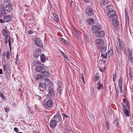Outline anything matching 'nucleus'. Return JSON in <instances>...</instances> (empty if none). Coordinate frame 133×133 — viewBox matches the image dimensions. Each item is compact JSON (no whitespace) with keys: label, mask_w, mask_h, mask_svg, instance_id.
<instances>
[{"label":"nucleus","mask_w":133,"mask_h":133,"mask_svg":"<svg viewBox=\"0 0 133 133\" xmlns=\"http://www.w3.org/2000/svg\"><path fill=\"white\" fill-rule=\"evenodd\" d=\"M44 84L48 88L51 87L52 86V82L48 78L45 79Z\"/></svg>","instance_id":"obj_6"},{"label":"nucleus","mask_w":133,"mask_h":133,"mask_svg":"<svg viewBox=\"0 0 133 133\" xmlns=\"http://www.w3.org/2000/svg\"><path fill=\"white\" fill-rule=\"evenodd\" d=\"M14 130L16 132H18V129L17 128H15L14 129Z\"/></svg>","instance_id":"obj_55"},{"label":"nucleus","mask_w":133,"mask_h":133,"mask_svg":"<svg viewBox=\"0 0 133 133\" xmlns=\"http://www.w3.org/2000/svg\"><path fill=\"white\" fill-rule=\"evenodd\" d=\"M44 84L48 88L51 87L52 86V82L48 78L45 79Z\"/></svg>","instance_id":"obj_7"},{"label":"nucleus","mask_w":133,"mask_h":133,"mask_svg":"<svg viewBox=\"0 0 133 133\" xmlns=\"http://www.w3.org/2000/svg\"><path fill=\"white\" fill-rule=\"evenodd\" d=\"M95 42L96 44L100 46H102L104 44V41L101 39L97 38L96 39Z\"/></svg>","instance_id":"obj_10"},{"label":"nucleus","mask_w":133,"mask_h":133,"mask_svg":"<svg viewBox=\"0 0 133 133\" xmlns=\"http://www.w3.org/2000/svg\"><path fill=\"white\" fill-rule=\"evenodd\" d=\"M41 51L40 49H37L35 51L34 56L35 57H38L39 56Z\"/></svg>","instance_id":"obj_18"},{"label":"nucleus","mask_w":133,"mask_h":133,"mask_svg":"<svg viewBox=\"0 0 133 133\" xmlns=\"http://www.w3.org/2000/svg\"><path fill=\"white\" fill-rule=\"evenodd\" d=\"M89 22L90 24H93L94 23V21L93 19L91 18L89 19Z\"/></svg>","instance_id":"obj_49"},{"label":"nucleus","mask_w":133,"mask_h":133,"mask_svg":"<svg viewBox=\"0 0 133 133\" xmlns=\"http://www.w3.org/2000/svg\"><path fill=\"white\" fill-rule=\"evenodd\" d=\"M35 97L36 99L38 100H40L41 98V96L38 95H35Z\"/></svg>","instance_id":"obj_50"},{"label":"nucleus","mask_w":133,"mask_h":133,"mask_svg":"<svg viewBox=\"0 0 133 133\" xmlns=\"http://www.w3.org/2000/svg\"><path fill=\"white\" fill-rule=\"evenodd\" d=\"M75 33L76 34V35H77L78 36H79V34L78 32H77V31H75Z\"/></svg>","instance_id":"obj_63"},{"label":"nucleus","mask_w":133,"mask_h":133,"mask_svg":"<svg viewBox=\"0 0 133 133\" xmlns=\"http://www.w3.org/2000/svg\"><path fill=\"white\" fill-rule=\"evenodd\" d=\"M10 52L9 51H8L6 53V58L9 59L10 58Z\"/></svg>","instance_id":"obj_42"},{"label":"nucleus","mask_w":133,"mask_h":133,"mask_svg":"<svg viewBox=\"0 0 133 133\" xmlns=\"http://www.w3.org/2000/svg\"><path fill=\"white\" fill-rule=\"evenodd\" d=\"M125 99H123V102L124 103V105L123 104V106H125V107H129V103L128 101L126 99V97H124Z\"/></svg>","instance_id":"obj_24"},{"label":"nucleus","mask_w":133,"mask_h":133,"mask_svg":"<svg viewBox=\"0 0 133 133\" xmlns=\"http://www.w3.org/2000/svg\"><path fill=\"white\" fill-rule=\"evenodd\" d=\"M43 76L44 77H48L50 75V74L49 72L47 71H44L43 73Z\"/></svg>","instance_id":"obj_35"},{"label":"nucleus","mask_w":133,"mask_h":133,"mask_svg":"<svg viewBox=\"0 0 133 133\" xmlns=\"http://www.w3.org/2000/svg\"><path fill=\"white\" fill-rule=\"evenodd\" d=\"M125 17L126 18V20H127V18H128V12L126 8L125 10Z\"/></svg>","instance_id":"obj_46"},{"label":"nucleus","mask_w":133,"mask_h":133,"mask_svg":"<svg viewBox=\"0 0 133 133\" xmlns=\"http://www.w3.org/2000/svg\"><path fill=\"white\" fill-rule=\"evenodd\" d=\"M35 70L36 71L42 73L45 71L44 68L41 66H37L35 68Z\"/></svg>","instance_id":"obj_13"},{"label":"nucleus","mask_w":133,"mask_h":133,"mask_svg":"<svg viewBox=\"0 0 133 133\" xmlns=\"http://www.w3.org/2000/svg\"><path fill=\"white\" fill-rule=\"evenodd\" d=\"M64 129H66L67 130V129H68V128L67 127L66 125H64Z\"/></svg>","instance_id":"obj_59"},{"label":"nucleus","mask_w":133,"mask_h":133,"mask_svg":"<svg viewBox=\"0 0 133 133\" xmlns=\"http://www.w3.org/2000/svg\"><path fill=\"white\" fill-rule=\"evenodd\" d=\"M12 5L9 3L6 4L5 7V10L8 12H10L12 10Z\"/></svg>","instance_id":"obj_16"},{"label":"nucleus","mask_w":133,"mask_h":133,"mask_svg":"<svg viewBox=\"0 0 133 133\" xmlns=\"http://www.w3.org/2000/svg\"><path fill=\"white\" fill-rule=\"evenodd\" d=\"M84 38L86 41L88 42L90 40V37L89 35L85 34L84 35Z\"/></svg>","instance_id":"obj_31"},{"label":"nucleus","mask_w":133,"mask_h":133,"mask_svg":"<svg viewBox=\"0 0 133 133\" xmlns=\"http://www.w3.org/2000/svg\"><path fill=\"white\" fill-rule=\"evenodd\" d=\"M53 19L57 23L59 21V18L58 15L55 13L53 12L52 13Z\"/></svg>","instance_id":"obj_17"},{"label":"nucleus","mask_w":133,"mask_h":133,"mask_svg":"<svg viewBox=\"0 0 133 133\" xmlns=\"http://www.w3.org/2000/svg\"><path fill=\"white\" fill-rule=\"evenodd\" d=\"M122 109L123 112L125 116L129 117V110L130 109L129 107H126L125 106H123Z\"/></svg>","instance_id":"obj_3"},{"label":"nucleus","mask_w":133,"mask_h":133,"mask_svg":"<svg viewBox=\"0 0 133 133\" xmlns=\"http://www.w3.org/2000/svg\"><path fill=\"white\" fill-rule=\"evenodd\" d=\"M3 70L4 71H6V72L9 73L10 72V68L8 65H3Z\"/></svg>","instance_id":"obj_21"},{"label":"nucleus","mask_w":133,"mask_h":133,"mask_svg":"<svg viewBox=\"0 0 133 133\" xmlns=\"http://www.w3.org/2000/svg\"><path fill=\"white\" fill-rule=\"evenodd\" d=\"M4 109L5 111L8 112L10 111V108H7L6 107L4 108Z\"/></svg>","instance_id":"obj_51"},{"label":"nucleus","mask_w":133,"mask_h":133,"mask_svg":"<svg viewBox=\"0 0 133 133\" xmlns=\"http://www.w3.org/2000/svg\"><path fill=\"white\" fill-rule=\"evenodd\" d=\"M106 127L107 129L109 130V122H106Z\"/></svg>","instance_id":"obj_47"},{"label":"nucleus","mask_w":133,"mask_h":133,"mask_svg":"<svg viewBox=\"0 0 133 133\" xmlns=\"http://www.w3.org/2000/svg\"><path fill=\"white\" fill-rule=\"evenodd\" d=\"M85 13L89 16H92L94 14V12L92 9L89 7L86 8Z\"/></svg>","instance_id":"obj_4"},{"label":"nucleus","mask_w":133,"mask_h":133,"mask_svg":"<svg viewBox=\"0 0 133 133\" xmlns=\"http://www.w3.org/2000/svg\"><path fill=\"white\" fill-rule=\"evenodd\" d=\"M5 44H7L8 42H9V46L10 49V51H11V42L10 40V37L9 36L8 37V36H6V37H5Z\"/></svg>","instance_id":"obj_15"},{"label":"nucleus","mask_w":133,"mask_h":133,"mask_svg":"<svg viewBox=\"0 0 133 133\" xmlns=\"http://www.w3.org/2000/svg\"><path fill=\"white\" fill-rule=\"evenodd\" d=\"M113 14V12H112L111 13H110V15L109 14H108V16L110 17V16H111L112 15V14Z\"/></svg>","instance_id":"obj_61"},{"label":"nucleus","mask_w":133,"mask_h":133,"mask_svg":"<svg viewBox=\"0 0 133 133\" xmlns=\"http://www.w3.org/2000/svg\"><path fill=\"white\" fill-rule=\"evenodd\" d=\"M108 51L106 54H107V56H110L112 55H113V51L111 48H109L108 49Z\"/></svg>","instance_id":"obj_27"},{"label":"nucleus","mask_w":133,"mask_h":133,"mask_svg":"<svg viewBox=\"0 0 133 133\" xmlns=\"http://www.w3.org/2000/svg\"><path fill=\"white\" fill-rule=\"evenodd\" d=\"M49 95L52 97H54L55 96V92L54 89L52 88L49 89Z\"/></svg>","instance_id":"obj_23"},{"label":"nucleus","mask_w":133,"mask_h":133,"mask_svg":"<svg viewBox=\"0 0 133 133\" xmlns=\"http://www.w3.org/2000/svg\"><path fill=\"white\" fill-rule=\"evenodd\" d=\"M129 74L130 79H132V72L131 70L130 69L129 70Z\"/></svg>","instance_id":"obj_41"},{"label":"nucleus","mask_w":133,"mask_h":133,"mask_svg":"<svg viewBox=\"0 0 133 133\" xmlns=\"http://www.w3.org/2000/svg\"><path fill=\"white\" fill-rule=\"evenodd\" d=\"M91 29L92 32L95 34L101 30V26L100 25H94L92 26Z\"/></svg>","instance_id":"obj_2"},{"label":"nucleus","mask_w":133,"mask_h":133,"mask_svg":"<svg viewBox=\"0 0 133 133\" xmlns=\"http://www.w3.org/2000/svg\"><path fill=\"white\" fill-rule=\"evenodd\" d=\"M99 77L97 75L95 77V78H94V80L95 81H97L99 79Z\"/></svg>","instance_id":"obj_54"},{"label":"nucleus","mask_w":133,"mask_h":133,"mask_svg":"<svg viewBox=\"0 0 133 133\" xmlns=\"http://www.w3.org/2000/svg\"><path fill=\"white\" fill-rule=\"evenodd\" d=\"M3 17V20L5 22L10 21L12 18V17L11 15H4Z\"/></svg>","instance_id":"obj_12"},{"label":"nucleus","mask_w":133,"mask_h":133,"mask_svg":"<svg viewBox=\"0 0 133 133\" xmlns=\"http://www.w3.org/2000/svg\"><path fill=\"white\" fill-rule=\"evenodd\" d=\"M107 54H102L101 57V59L103 60V62H104V61H105V60L107 59Z\"/></svg>","instance_id":"obj_26"},{"label":"nucleus","mask_w":133,"mask_h":133,"mask_svg":"<svg viewBox=\"0 0 133 133\" xmlns=\"http://www.w3.org/2000/svg\"><path fill=\"white\" fill-rule=\"evenodd\" d=\"M113 6L112 5H107L106 7V10L107 11H114L113 10H112L113 9Z\"/></svg>","instance_id":"obj_25"},{"label":"nucleus","mask_w":133,"mask_h":133,"mask_svg":"<svg viewBox=\"0 0 133 133\" xmlns=\"http://www.w3.org/2000/svg\"><path fill=\"white\" fill-rule=\"evenodd\" d=\"M112 25L114 26H117L119 25V23L117 20H114L113 21Z\"/></svg>","instance_id":"obj_30"},{"label":"nucleus","mask_w":133,"mask_h":133,"mask_svg":"<svg viewBox=\"0 0 133 133\" xmlns=\"http://www.w3.org/2000/svg\"><path fill=\"white\" fill-rule=\"evenodd\" d=\"M61 41L63 42L64 44L66 45H68V42H67L66 40L62 38H61Z\"/></svg>","instance_id":"obj_39"},{"label":"nucleus","mask_w":133,"mask_h":133,"mask_svg":"<svg viewBox=\"0 0 133 133\" xmlns=\"http://www.w3.org/2000/svg\"><path fill=\"white\" fill-rule=\"evenodd\" d=\"M116 73H115L113 74V81L114 82L115 81L116 79Z\"/></svg>","instance_id":"obj_53"},{"label":"nucleus","mask_w":133,"mask_h":133,"mask_svg":"<svg viewBox=\"0 0 133 133\" xmlns=\"http://www.w3.org/2000/svg\"><path fill=\"white\" fill-rule=\"evenodd\" d=\"M61 52L62 53V55L68 61L69 60V58H68V57L67 56L65 55V54L64 53H63L62 51Z\"/></svg>","instance_id":"obj_45"},{"label":"nucleus","mask_w":133,"mask_h":133,"mask_svg":"<svg viewBox=\"0 0 133 133\" xmlns=\"http://www.w3.org/2000/svg\"><path fill=\"white\" fill-rule=\"evenodd\" d=\"M2 33L3 34V35L5 37H6L8 36V33L7 31L5 29H4L2 30Z\"/></svg>","instance_id":"obj_33"},{"label":"nucleus","mask_w":133,"mask_h":133,"mask_svg":"<svg viewBox=\"0 0 133 133\" xmlns=\"http://www.w3.org/2000/svg\"><path fill=\"white\" fill-rule=\"evenodd\" d=\"M121 93H122L123 91L122 87H119Z\"/></svg>","instance_id":"obj_58"},{"label":"nucleus","mask_w":133,"mask_h":133,"mask_svg":"<svg viewBox=\"0 0 133 133\" xmlns=\"http://www.w3.org/2000/svg\"><path fill=\"white\" fill-rule=\"evenodd\" d=\"M129 60L130 61V62L131 63H133V58H129Z\"/></svg>","instance_id":"obj_62"},{"label":"nucleus","mask_w":133,"mask_h":133,"mask_svg":"<svg viewBox=\"0 0 133 133\" xmlns=\"http://www.w3.org/2000/svg\"><path fill=\"white\" fill-rule=\"evenodd\" d=\"M95 35L97 37L99 38L103 37L105 35V32L103 31H98Z\"/></svg>","instance_id":"obj_11"},{"label":"nucleus","mask_w":133,"mask_h":133,"mask_svg":"<svg viewBox=\"0 0 133 133\" xmlns=\"http://www.w3.org/2000/svg\"><path fill=\"white\" fill-rule=\"evenodd\" d=\"M57 121V122H60L62 119V118L60 115H58V117L56 119Z\"/></svg>","instance_id":"obj_44"},{"label":"nucleus","mask_w":133,"mask_h":133,"mask_svg":"<svg viewBox=\"0 0 133 133\" xmlns=\"http://www.w3.org/2000/svg\"><path fill=\"white\" fill-rule=\"evenodd\" d=\"M67 133H72V131L69 129H67Z\"/></svg>","instance_id":"obj_57"},{"label":"nucleus","mask_w":133,"mask_h":133,"mask_svg":"<svg viewBox=\"0 0 133 133\" xmlns=\"http://www.w3.org/2000/svg\"><path fill=\"white\" fill-rule=\"evenodd\" d=\"M0 97L3 99H4L5 98V95L1 92H0Z\"/></svg>","instance_id":"obj_43"},{"label":"nucleus","mask_w":133,"mask_h":133,"mask_svg":"<svg viewBox=\"0 0 133 133\" xmlns=\"http://www.w3.org/2000/svg\"><path fill=\"white\" fill-rule=\"evenodd\" d=\"M40 57L41 61L43 63L45 62L46 60L45 56L43 54H42L40 56Z\"/></svg>","instance_id":"obj_29"},{"label":"nucleus","mask_w":133,"mask_h":133,"mask_svg":"<svg viewBox=\"0 0 133 133\" xmlns=\"http://www.w3.org/2000/svg\"><path fill=\"white\" fill-rule=\"evenodd\" d=\"M19 56L18 54H17L16 56V62L15 63L17 64H18L19 63V60H18Z\"/></svg>","instance_id":"obj_40"},{"label":"nucleus","mask_w":133,"mask_h":133,"mask_svg":"<svg viewBox=\"0 0 133 133\" xmlns=\"http://www.w3.org/2000/svg\"><path fill=\"white\" fill-rule=\"evenodd\" d=\"M112 106H110L108 109V113L110 115H112L113 113V111L111 108Z\"/></svg>","instance_id":"obj_36"},{"label":"nucleus","mask_w":133,"mask_h":133,"mask_svg":"<svg viewBox=\"0 0 133 133\" xmlns=\"http://www.w3.org/2000/svg\"><path fill=\"white\" fill-rule=\"evenodd\" d=\"M81 78L82 79H84L83 73H82L81 74Z\"/></svg>","instance_id":"obj_56"},{"label":"nucleus","mask_w":133,"mask_h":133,"mask_svg":"<svg viewBox=\"0 0 133 133\" xmlns=\"http://www.w3.org/2000/svg\"><path fill=\"white\" fill-rule=\"evenodd\" d=\"M97 89L98 90H99L101 89L103 87V85L102 84L99 82H98L97 83Z\"/></svg>","instance_id":"obj_28"},{"label":"nucleus","mask_w":133,"mask_h":133,"mask_svg":"<svg viewBox=\"0 0 133 133\" xmlns=\"http://www.w3.org/2000/svg\"><path fill=\"white\" fill-rule=\"evenodd\" d=\"M44 108L46 109H48V108H51L54 105V103L50 100H48L45 104H43Z\"/></svg>","instance_id":"obj_1"},{"label":"nucleus","mask_w":133,"mask_h":133,"mask_svg":"<svg viewBox=\"0 0 133 133\" xmlns=\"http://www.w3.org/2000/svg\"><path fill=\"white\" fill-rule=\"evenodd\" d=\"M3 2L4 3H6L9 1V0H3Z\"/></svg>","instance_id":"obj_60"},{"label":"nucleus","mask_w":133,"mask_h":133,"mask_svg":"<svg viewBox=\"0 0 133 133\" xmlns=\"http://www.w3.org/2000/svg\"><path fill=\"white\" fill-rule=\"evenodd\" d=\"M39 88L41 91H43L46 89L45 85L43 83H40L39 86Z\"/></svg>","instance_id":"obj_20"},{"label":"nucleus","mask_w":133,"mask_h":133,"mask_svg":"<svg viewBox=\"0 0 133 133\" xmlns=\"http://www.w3.org/2000/svg\"><path fill=\"white\" fill-rule=\"evenodd\" d=\"M57 120H52L50 122V127L52 128H55L57 125Z\"/></svg>","instance_id":"obj_14"},{"label":"nucleus","mask_w":133,"mask_h":133,"mask_svg":"<svg viewBox=\"0 0 133 133\" xmlns=\"http://www.w3.org/2000/svg\"><path fill=\"white\" fill-rule=\"evenodd\" d=\"M58 87L63 86L62 83L60 81H57Z\"/></svg>","instance_id":"obj_52"},{"label":"nucleus","mask_w":133,"mask_h":133,"mask_svg":"<svg viewBox=\"0 0 133 133\" xmlns=\"http://www.w3.org/2000/svg\"><path fill=\"white\" fill-rule=\"evenodd\" d=\"M109 3V1L108 0H101L99 2V4L102 6L106 5Z\"/></svg>","instance_id":"obj_19"},{"label":"nucleus","mask_w":133,"mask_h":133,"mask_svg":"<svg viewBox=\"0 0 133 133\" xmlns=\"http://www.w3.org/2000/svg\"><path fill=\"white\" fill-rule=\"evenodd\" d=\"M63 89V86H59L58 87L57 89V92L59 94H61V91Z\"/></svg>","instance_id":"obj_37"},{"label":"nucleus","mask_w":133,"mask_h":133,"mask_svg":"<svg viewBox=\"0 0 133 133\" xmlns=\"http://www.w3.org/2000/svg\"><path fill=\"white\" fill-rule=\"evenodd\" d=\"M3 73V70L2 69H0V74H2Z\"/></svg>","instance_id":"obj_64"},{"label":"nucleus","mask_w":133,"mask_h":133,"mask_svg":"<svg viewBox=\"0 0 133 133\" xmlns=\"http://www.w3.org/2000/svg\"><path fill=\"white\" fill-rule=\"evenodd\" d=\"M118 121V120L117 119V118L115 119V121L114 122V123L115 125V126L117 127H118V126L119 123Z\"/></svg>","instance_id":"obj_38"},{"label":"nucleus","mask_w":133,"mask_h":133,"mask_svg":"<svg viewBox=\"0 0 133 133\" xmlns=\"http://www.w3.org/2000/svg\"><path fill=\"white\" fill-rule=\"evenodd\" d=\"M98 50L100 51L101 52H103L106 51L107 48L105 46L102 47V46H100L98 47Z\"/></svg>","instance_id":"obj_22"},{"label":"nucleus","mask_w":133,"mask_h":133,"mask_svg":"<svg viewBox=\"0 0 133 133\" xmlns=\"http://www.w3.org/2000/svg\"><path fill=\"white\" fill-rule=\"evenodd\" d=\"M1 12L2 16H3L5 15V12L4 7H2L1 8Z\"/></svg>","instance_id":"obj_32"},{"label":"nucleus","mask_w":133,"mask_h":133,"mask_svg":"<svg viewBox=\"0 0 133 133\" xmlns=\"http://www.w3.org/2000/svg\"><path fill=\"white\" fill-rule=\"evenodd\" d=\"M42 77L40 74H38L36 76V79L37 80H39V79L41 78Z\"/></svg>","instance_id":"obj_48"},{"label":"nucleus","mask_w":133,"mask_h":133,"mask_svg":"<svg viewBox=\"0 0 133 133\" xmlns=\"http://www.w3.org/2000/svg\"><path fill=\"white\" fill-rule=\"evenodd\" d=\"M112 12H113V14H112V15L110 16V17L112 18V21L117 20V16L115 14L116 11H110L108 12V14L110 15V13Z\"/></svg>","instance_id":"obj_9"},{"label":"nucleus","mask_w":133,"mask_h":133,"mask_svg":"<svg viewBox=\"0 0 133 133\" xmlns=\"http://www.w3.org/2000/svg\"><path fill=\"white\" fill-rule=\"evenodd\" d=\"M122 79L121 77L118 81V86L119 87H122Z\"/></svg>","instance_id":"obj_34"},{"label":"nucleus","mask_w":133,"mask_h":133,"mask_svg":"<svg viewBox=\"0 0 133 133\" xmlns=\"http://www.w3.org/2000/svg\"><path fill=\"white\" fill-rule=\"evenodd\" d=\"M44 84L48 88L51 87L52 86V82L48 78L45 79Z\"/></svg>","instance_id":"obj_8"},{"label":"nucleus","mask_w":133,"mask_h":133,"mask_svg":"<svg viewBox=\"0 0 133 133\" xmlns=\"http://www.w3.org/2000/svg\"><path fill=\"white\" fill-rule=\"evenodd\" d=\"M35 44L41 48L43 46L42 43L39 38H36L35 40Z\"/></svg>","instance_id":"obj_5"}]
</instances>
